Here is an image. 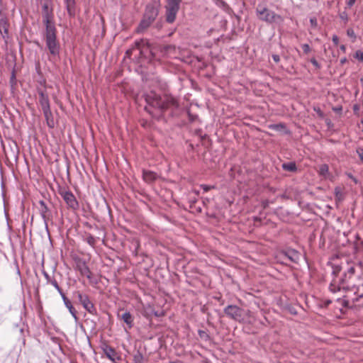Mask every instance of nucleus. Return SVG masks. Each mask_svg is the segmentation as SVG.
<instances>
[{"label":"nucleus","mask_w":363,"mask_h":363,"mask_svg":"<svg viewBox=\"0 0 363 363\" xmlns=\"http://www.w3.org/2000/svg\"><path fill=\"white\" fill-rule=\"evenodd\" d=\"M147 103L152 107L163 112L169 108H177L179 101L173 96L164 94L159 95L155 92H150L146 96Z\"/></svg>","instance_id":"obj_1"},{"label":"nucleus","mask_w":363,"mask_h":363,"mask_svg":"<svg viewBox=\"0 0 363 363\" xmlns=\"http://www.w3.org/2000/svg\"><path fill=\"white\" fill-rule=\"evenodd\" d=\"M160 0H151L145 8L143 17L136 28V33H144L155 21L159 13Z\"/></svg>","instance_id":"obj_2"},{"label":"nucleus","mask_w":363,"mask_h":363,"mask_svg":"<svg viewBox=\"0 0 363 363\" xmlns=\"http://www.w3.org/2000/svg\"><path fill=\"white\" fill-rule=\"evenodd\" d=\"M224 313L230 318L240 323H251L252 313L235 305H228L224 308Z\"/></svg>","instance_id":"obj_3"},{"label":"nucleus","mask_w":363,"mask_h":363,"mask_svg":"<svg viewBox=\"0 0 363 363\" xmlns=\"http://www.w3.org/2000/svg\"><path fill=\"white\" fill-rule=\"evenodd\" d=\"M46 47L51 55L56 57L60 54V45L57 39V30L55 27H50L45 28L44 34Z\"/></svg>","instance_id":"obj_4"},{"label":"nucleus","mask_w":363,"mask_h":363,"mask_svg":"<svg viewBox=\"0 0 363 363\" xmlns=\"http://www.w3.org/2000/svg\"><path fill=\"white\" fill-rule=\"evenodd\" d=\"M40 4L42 5V18L43 22L45 26V28L48 26L50 27H55V23L53 21L54 15H53V9L52 6L51 0H44L41 1Z\"/></svg>","instance_id":"obj_5"},{"label":"nucleus","mask_w":363,"mask_h":363,"mask_svg":"<svg viewBox=\"0 0 363 363\" xmlns=\"http://www.w3.org/2000/svg\"><path fill=\"white\" fill-rule=\"evenodd\" d=\"M256 11L258 18L267 23H281L283 22V18L281 16L276 14L274 11H272L265 7H260L259 6Z\"/></svg>","instance_id":"obj_6"},{"label":"nucleus","mask_w":363,"mask_h":363,"mask_svg":"<svg viewBox=\"0 0 363 363\" xmlns=\"http://www.w3.org/2000/svg\"><path fill=\"white\" fill-rule=\"evenodd\" d=\"M135 50H138L140 55L143 57L147 58L148 55H151V50L144 40L136 41L134 46L126 51V55L130 57Z\"/></svg>","instance_id":"obj_7"},{"label":"nucleus","mask_w":363,"mask_h":363,"mask_svg":"<svg viewBox=\"0 0 363 363\" xmlns=\"http://www.w3.org/2000/svg\"><path fill=\"white\" fill-rule=\"evenodd\" d=\"M60 194L69 208L72 210L79 208V203L75 196L70 191H62L60 192Z\"/></svg>","instance_id":"obj_8"},{"label":"nucleus","mask_w":363,"mask_h":363,"mask_svg":"<svg viewBox=\"0 0 363 363\" xmlns=\"http://www.w3.org/2000/svg\"><path fill=\"white\" fill-rule=\"evenodd\" d=\"M38 93L39 94V104L41 106L42 111H48L50 109V100L49 96L47 93H45L42 89H38Z\"/></svg>","instance_id":"obj_9"},{"label":"nucleus","mask_w":363,"mask_h":363,"mask_svg":"<svg viewBox=\"0 0 363 363\" xmlns=\"http://www.w3.org/2000/svg\"><path fill=\"white\" fill-rule=\"evenodd\" d=\"M77 268L82 276H85L88 279H91V272L85 261L80 259H78L77 261Z\"/></svg>","instance_id":"obj_10"},{"label":"nucleus","mask_w":363,"mask_h":363,"mask_svg":"<svg viewBox=\"0 0 363 363\" xmlns=\"http://www.w3.org/2000/svg\"><path fill=\"white\" fill-rule=\"evenodd\" d=\"M38 208L42 218L45 221H46L52 216L51 211L48 207V206L45 204L44 201L41 200L38 202Z\"/></svg>","instance_id":"obj_11"},{"label":"nucleus","mask_w":363,"mask_h":363,"mask_svg":"<svg viewBox=\"0 0 363 363\" xmlns=\"http://www.w3.org/2000/svg\"><path fill=\"white\" fill-rule=\"evenodd\" d=\"M101 348L104 353L108 359H110L112 362H115L116 359H118L117 353L112 347L105 344L103 345Z\"/></svg>","instance_id":"obj_12"},{"label":"nucleus","mask_w":363,"mask_h":363,"mask_svg":"<svg viewBox=\"0 0 363 363\" xmlns=\"http://www.w3.org/2000/svg\"><path fill=\"white\" fill-rule=\"evenodd\" d=\"M143 180L147 183H152L155 182L158 178L159 175L155 172L150 170H143Z\"/></svg>","instance_id":"obj_13"},{"label":"nucleus","mask_w":363,"mask_h":363,"mask_svg":"<svg viewBox=\"0 0 363 363\" xmlns=\"http://www.w3.org/2000/svg\"><path fill=\"white\" fill-rule=\"evenodd\" d=\"M81 304L89 313L92 315H95L96 313V308H95L93 303L89 300V297L85 298Z\"/></svg>","instance_id":"obj_14"},{"label":"nucleus","mask_w":363,"mask_h":363,"mask_svg":"<svg viewBox=\"0 0 363 363\" xmlns=\"http://www.w3.org/2000/svg\"><path fill=\"white\" fill-rule=\"evenodd\" d=\"M63 301H64V303L65 305V306L68 308L69 313L72 314V315L73 316V318L77 320V311L76 310L74 309V308L73 307L71 301L67 298V296H65V294H62L61 296Z\"/></svg>","instance_id":"obj_15"},{"label":"nucleus","mask_w":363,"mask_h":363,"mask_svg":"<svg viewBox=\"0 0 363 363\" xmlns=\"http://www.w3.org/2000/svg\"><path fill=\"white\" fill-rule=\"evenodd\" d=\"M179 9L166 8V21L172 23L175 19Z\"/></svg>","instance_id":"obj_16"},{"label":"nucleus","mask_w":363,"mask_h":363,"mask_svg":"<svg viewBox=\"0 0 363 363\" xmlns=\"http://www.w3.org/2000/svg\"><path fill=\"white\" fill-rule=\"evenodd\" d=\"M43 112L44 116H45L46 122H47V125H48V127H50L51 128H53L55 126V121L53 119V116H52L51 110L50 109L48 111H44Z\"/></svg>","instance_id":"obj_17"},{"label":"nucleus","mask_w":363,"mask_h":363,"mask_svg":"<svg viewBox=\"0 0 363 363\" xmlns=\"http://www.w3.org/2000/svg\"><path fill=\"white\" fill-rule=\"evenodd\" d=\"M286 256L292 262H297L300 258V254L294 250H289L285 253Z\"/></svg>","instance_id":"obj_18"},{"label":"nucleus","mask_w":363,"mask_h":363,"mask_svg":"<svg viewBox=\"0 0 363 363\" xmlns=\"http://www.w3.org/2000/svg\"><path fill=\"white\" fill-rule=\"evenodd\" d=\"M121 318L126 323L128 328H131L133 327V317L130 312H125L121 316Z\"/></svg>","instance_id":"obj_19"},{"label":"nucleus","mask_w":363,"mask_h":363,"mask_svg":"<svg viewBox=\"0 0 363 363\" xmlns=\"http://www.w3.org/2000/svg\"><path fill=\"white\" fill-rule=\"evenodd\" d=\"M318 174L324 179H328L330 175L328 165L326 164H321L319 167Z\"/></svg>","instance_id":"obj_20"},{"label":"nucleus","mask_w":363,"mask_h":363,"mask_svg":"<svg viewBox=\"0 0 363 363\" xmlns=\"http://www.w3.org/2000/svg\"><path fill=\"white\" fill-rule=\"evenodd\" d=\"M66 4V8L69 16H72L74 13V0H64Z\"/></svg>","instance_id":"obj_21"},{"label":"nucleus","mask_w":363,"mask_h":363,"mask_svg":"<svg viewBox=\"0 0 363 363\" xmlns=\"http://www.w3.org/2000/svg\"><path fill=\"white\" fill-rule=\"evenodd\" d=\"M282 168L286 171L291 172H294L297 169L295 162L284 163L282 164Z\"/></svg>","instance_id":"obj_22"},{"label":"nucleus","mask_w":363,"mask_h":363,"mask_svg":"<svg viewBox=\"0 0 363 363\" xmlns=\"http://www.w3.org/2000/svg\"><path fill=\"white\" fill-rule=\"evenodd\" d=\"M8 23L4 18H0V32L1 33L7 34L8 33Z\"/></svg>","instance_id":"obj_23"},{"label":"nucleus","mask_w":363,"mask_h":363,"mask_svg":"<svg viewBox=\"0 0 363 363\" xmlns=\"http://www.w3.org/2000/svg\"><path fill=\"white\" fill-rule=\"evenodd\" d=\"M354 295L356 296L352 298L353 301H357L359 298L363 297V284L361 287L357 288V290L354 291Z\"/></svg>","instance_id":"obj_24"},{"label":"nucleus","mask_w":363,"mask_h":363,"mask_svg":"<svg viewBox=\"0 0 363 363\" xmlns=\"http://www.w3.org/2000/svg\"><path fill=\"white\" fill-rule=\"evenodd\" d=\"M339 18L341 19V21L347 24L349 21V16L347 14V12L346 11V9H345V11L340 12Z\"/></svg>","instance_id":"obj_25"},{"label":"nucleus","mask_w":363,"mask_h":363,"mask_svg":"<svg viewBox=\"0 0 363 363\" xmlns=\"http://www.w3.org/2000/svg\"><path fill=\"white\" fill-rule=\"evenodd\" d=\"M50 283L57 290V291L59 292L60 296L64 294V293L62 291L61 288L60 287L57 281L55 279H50Z\"/></svg>","instance_id":"obj_26"},{"label":"nucleus","mask_w":363,"mask_h":363,"mask_svg":"<svg viewBox=\"0 0 363 363\" xmlns=\"http://www.w3.org/2000/svg\"><path fill=\"white\" fill-rule=\"evenodd\" d=\"M354 57L363 63V51L361 50H357L354 55Z\"/></svg>","instance_id":"obj_27"},{"label":"nucleus","mask_w":363,"mask_h":363,"mask_svg":"<svg viewBox=\"0 0 363 363\" xmlns=\"http://www.w3.org/2000/svg\"><path fill=\"white\" fill-rule=\"evenodd\" d=\"M341 289H345L346 288L344 285L336 286L334 283H331L330 285V289L333 292H336L337 291H340Z\"/></svg>","instance_id":"obj_28"},{"label":"nucleus","mask_w":363,"mask_h":363,"mask_svg":"<svg viewBox=\"0 0 363 363\" xmlns=\"http://www.w3.org/2000/svg\"><path fill=\"white\" fill-rule=\"evenodd\" d=\"M179 5L180 4L176 3V2H171L167 1V4L166 6V8L169 9H179Z\"/></svg>","instance_id":"obj_29"},{"label":"nucleus","mask_w":363,"mask_h":363,"mask_svg":"<svg viewBox=\"0 0 363 363\" xmlns=\"http://www.w3.org/2000/svg\"><path fill=\"white\" fill-rule=\"evenodd\" d=\"M134 363H144V357L141 354L134 356Z\"/></svg>","instance_id":"obj_30"},{"label":"nucleus","mask_w":363,"mask_h":363,"mask_svg":"<svg viewBox=\"0 0 363 363\" xmlns=\"http://www.w3.org/2000/svg\"><path fill=\"white\" fill-rule=\"evenodd\" d=\"M86 240L87 243H88L89 245H90L91 246H92V247H93V246L95 245V243H96V239H95V238H94V236H92V235H89V236H87V237H86Z\"/></svg>","instance_id":"obj_31"},{"label":"nucleus","mask_w":363,"mask_h":363,"mask_svg":"<svg viewBox=\"0 0 363 363\" xmlns=\"http://www.w3.org/2000/svg\"><path fill=\"white\" fill-rule=\"evenodd\" d=\"M301 47H302V49H303V52L306 54H308V53H309L311 51V48L309 46V45H308V44H303L301 45Z\"/></svg>","instance_id":"obj_32"},{"label":"nucleus","mask_w":363,"mask_h":363,"mask_svg":"<svg viewBox=\"0 0 363 363\" xmlns=\"http://www.w3.org/2000/svg\"><path fill=\"white\" fill-rule=\"evenodd\" d=\"M164 48L167 54H170L172 51H175L176 49L175 46L171 45H167Z\"/></svg>","instance_id":"obj_33"},{"label":"nucleus","mask_w":363,"mask_h":363,"mask_svg":"<svg viewBox=\"0 0 363 363\" xmlns=\"http://www.w3.org/2000/svg\"><path fill=\"white\" fill-rule=\"evenodd\" d=\"M347 35L350 37V38H353L354 39L356 38V35H355V33L354 31V30L352 28H349L347 29Z\"/></svg>","instance_id":"obj_34"},{"label":"nucleus","mask_w":363,"mask_h":363,"mask_svg":"<svg viewBox=\"0 0 363 363\" xmlns=\"http://www.w3.org/2000/svg\"><path fill=\"white\" fill-rule=\"evenodd\" d=\"M76 294L80 303L83 302L84 299L88 297L87 295H82L79 291H77Z\"/></svg>","instance_id":"obj_35"},{"label":"nucleus","mask_w":363,"mask_h":363,"mask_svg":"<svg viewBox=\"0 0 363 363\" xmlns=\"http://www.w3.org/2000/svg\"><path fill=\"white\" fill-rule=\"evenodd\" d=\"M356 2V0H347L346 1V5L347 6L345 7V9H347V8H350L352 7Z\"/></svg>","instance_id":"obj_36"},{"label":"nucleus","mask_w":363,"mask_h":363,"mask_svg":"<svg viewBox=\"0 0 363 363\" xmlns=\"http://www.w3.org/2000/svg\"><path fill=\"white\" fill-rule=\"evenodd\" d=\"M346 175L350 178L355 184L358 183V180L350 173H346Z\"/></svg>","instance_id":"obj_37"},{"label":"nucleus","mask_w":363,"mask_h":363,"mask_svg":"<svg viewBox=\"0 0 363 363\" xmlns=\"http://www.w3.org/2000/svg\"><path fill=\"white\" fill-rule=\"evenodd\" d=\"M272 57L275 62L278 63L280 61V57L279 55L273 54Z\"/></svg>","instance_id":"obj_38"},{"label":"nucleus","mask_w":363,"mask_h":363,"mask_svg":"<svg viewBox=\"0 0 363 363\" xmlns=\"http://www.w3.org/2000/svg\"><path fill=\"white\" fill-rule=\"evenodd\" d=\"M201 188L202 189L207 192L208 191H209L210 189H211L212 188H213V186H208V185H205V184H203L201 185Z\"/></svg>","instance_id":"obj_39"},{"label":"nucleus","mask_w":363,"mask_h":363,"mask_svg":"<svg viewBox=\"0 0 363 363\" xmlns=\"http://www.w3.org/2000/svg\"><path fill=\"white\" fill-rule=\"evenodd\" d=\"M357 152L360 158V160L363 162V150L362 149H357Z\"/></svg>","instance_id":"obj_40"},{"label":"nucleus","mask_w":363,"mask_h":363,"mask_svg":"<svg viewBox=\"0 0 363 363\" xmlns=\"http://www.w3.org/2000/svg\"><path fill=\"white\" fill-rule=\"evenodd\" d=\"M332 40L333 42L335 44V45H337L338 43H339V38L337 35H333V38H332Z\"/></svg>","instance_id":"obj_41"},{"label":"nucleus","mask_w":363,"mask_h":363,"mask_svg":"<svg viewBox=\"0 0 363 363\" xmlns=\"http://www.w3.org/2000/svg\"><path fill=\"white\" fill-rule=\"evenodd\" d=\"M311 62L316 67H319V64L315 58L311 60Z\"/></svg>","instance_id":"obj_42"},{"label":"nucleus","mask_w":363,"mask_h":363,"mask_svg":"<svg viewBox=\"0 0 363 363\" xmlns=\"http://www.w3.org/2000/svg\"><path fill=\"white\" fill-rule=\"evenodd\" d=\"M310 22L312 26H315L317 25V21L315 18H311Z\"/></svg>","instance_id":"obj_43"},{"label":"nucleus","mask_w":363,"mask_h":363,"mask_svg":"<svg viewBox=\"0 0 363 363\" xmlns=\"http://www.w3.org/2000/svg\"><path fill=\"white\" fill-rule=\"evenodd\" d=\"M347 61V58L346 57H343L340 60V64L341 65H343L345 64L346 62Z\"/></svg>","instance_id":"obj_44"},{"label":"nucleus","mask_w":363,"mask_h":363,"mask_svg":"<svg viewBox=\"0 0 363 363\" xmlns=\"http://www.w3.org/2000/svg\"><path fill=\"white\" fill-rule=\"evenodd\" d=\"M349 273L354 274V267H350L348 270Z\"/></svg>","instance_id":"obj_45"},{"label":"nucleus","mask_w":363,"mask_h":363,"mask_svg":"<svg viewBox=\"0 0 363 363\" xmlns=\"http://www.w3.org/2000/svg\"><path fill=\"white\" fill-rule=\"evenodd\" d=\"M340 50H341L342 52H345V50H346V47H345V45H342L340 46Z\"/></svg>","instance_id":"obj_46"},{"label":"nucleus","mask_w":363,"mask_h":363,"mask_svg":"<svg viewBox=\"0 0 363 363\" xmlns=\"http://www.w3.org/2000/svg\"><path fill=\"white\" fill-rule=\"evenodd\" d=\"M167 1H171V2H176V3L180 4L182 0H167Z\"/></svg>","instance_id":"obj_47"},{"label":"nucleus","mask_w":363,"mask_h":363,"mask_svg":"<svg viewBox=\"0 0 363 363\" xmlns=\"http://www.w3.org/2000/svg\"><path fill=\"white\" fill-rule=\"evenodd\" d=\"M45 277H46V279H48V282H50V280L51 279L49 277V276H48L47 274H45Z\"/></svg>","instance_id":"obj_48"},{"label":"nucleus","mask_w":363,"mask_h":363,"mask_svg":"<svg viewBox=\"0 0 363 363\" xmlns=\"http://www.w3.org/2000/svg\"><path fill=\"white\" fill-rule=\"evenodd\" d=\"M275 127H276V128H278L279 127L283 128L284 126H283V125L279 124V125H276Z\"/></svg>","instance_id":"obj_49"},{"label":"nucleus","mask_w":363,"mask_h":363,"mask_svg":"<svg viewBox=\"0 0 363 363\" xmlns=\"http://www.w3.org/2000/svg\"><path fill=\"white\" fill-rule=\"evenodd\" d=\"M155 316H159L158 313H155Z\"/></svg>","instance_id":"obj_50"},{"label":"nucleus","mask_w":363,"mask_h":363,"mask_svg":"<svg viewBox=\"0 0 363 363\" xmlns=\"http://www.w3.org/2000/svg\"><path fill=\"white\" fill-rule=\"evenodd\" d=\"M318 113L321 114V113H321V111H320V110H319V111H318Z\"/></svg>","instance_id":"obj_51"},{"label":"nucleus","mask_w":363,"mask_h":363,"mask_svg":"<svg viewBox=\"0 0 363 363\" xmlns=\"http://www.w3.org/2000/svg\"><path fill=\"white\" fill-rule=\"evenodd\" d=\"M318 113L321 114V113H321V111H320V110H319V111H318Z\"/></svg>","instance_id":"obj_52"},{"label":"nucleus","mask_w":363,"mask_h":363,"mask_svg":"<svg viewBox=\"0 0 363 363\" xmlns=\"http://www.w3.org/2000/svg\"><path fill=\"white\" fill-rule=\"evenodd\" d=\"M361 123L363 125V118L362 119Z\"/></svg>","instance_id":"obj_53"}]
</instances>
